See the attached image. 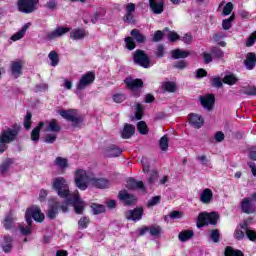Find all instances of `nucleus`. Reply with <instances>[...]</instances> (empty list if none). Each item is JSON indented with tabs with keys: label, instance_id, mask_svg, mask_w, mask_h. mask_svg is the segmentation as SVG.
Instances as JSON below:
<instances>
[{
	"label": "nucleus",
	"instance_id": "1",
	"mask_svg": "<svg viewBox=\"0 0 256 256\" xmlns=\"http://www.w3.org/2000/svg\"><path fill=\"white\" fill-rule=\"evenodd\" d=\"M52 189L56 191L57 195L64 199V203L61 205V211L67 213L69 211V205H73L75 213L77 215L83 214L85 209V202L79 197V192H71L69 190V182L61 176L52 180Z\"/></svg>",
	"mask_w": 256,
	"mask_h": 256
},
{
	"label": "nucleus",
	"instance_id": "2",
	"mask_svg": "<svg viewBox=\"0 0 256 256\" xmlns=\"http://www.w3.org/2000/svg\"><path fill=\"white\" fill-rule=\"evenodd\" d=\"M25 219L27 225L25 226V224H19L18 229H20L22 235H31V225L33 223L32 219H34V221L37 223H43V221H45V214L41 212V208L38 206H32L26 210Z\"/></svg>",
	"mask_w": 256,
	"mask_h": 256
},
{
	"label": "nucleus",
	"instance_id": "3",
	"mask_svg": "<svg viewBox=\"0 0 256 256\" xmlns=\"http://www.w3.org/2000/svg\"><path fill=\"white\" fill-rule=\"evenodd\" d=\"M19 131H21V127H19V126H14L13 128H6L1 131V133H0V154L5 153V151H7L8 143H13V141L17 140Z\"/></svg>",
	"mask_w": 256,
	"mask_h": 256
},
{
	"label": "nucleus",
	"instance_id": "4",
	"mask_svg": "<svg viewBox=\"0 0 256 256\" xmlns=\"http://www.w3.org/2000/svg\"><path fill=\"white\" fill-rule=\"evenodd\" d=\"M93 180V174L84 169L76 170L74 174L75 185L81 191H85L89 187V183Z\"/></svg>",
	"mask_w": 256,
	"mask_h": 256
},
{
	"label": "nucleus",
	"instance_id": "5",
	"mask_svg": "<svg viewBox=\"0 0 256 256\" xmlns=\"http://www.w3.org/2000/svg\"><path fill=\"white\" fill-rule=\"evenodd\" d=\"M217 221H219V214L217 212H201L197 218V227L201 229L205 225H217Z\"/></svg>",
	"mask_w": 256,
	"mask_h": 256
},
{
	"label": "nucleus",
	"instance_id": "6",
	"mask_svg": "<svg viewBox=\"0 0 256 256\" xmlns=\"http://www.w3.org/2000/svg\"><path fill=\"white\" fill-rule=\"evenodd\" d=\"M133 61L135 65H139L144 69H149L151 67V59L145 53V51L138 49L133 53Z\"/></svg>",
	"mask_w": 256,
	"mask_h": 256
},
{
	"label": "nucleus",
	"instance_id": "7",
	"mask_svg": "<svg viewBox=\"0 0 256 256\" xmlns=\"http://www.w3.org/2000/svg\"><path fill=\"white\" fill-rule=\"evenodd\" d=\"M37 5H39V0H19L18 9L21 13H33L37 11Z\"/></svg>",
	"mask_w": 256,
	"mask_h": 256
},
{
	"label": "nucleus",
	"instance_id": "8",
	"mask_svg": "<svg viewBox=\"0 0 256 256\" xmlns=\"http://www.w3.org/2000/svg\"><path fill=\"white\" fill-rule=\"evenodd\" d=\"M59 114L63 119H66V121H71L73 127H80L81 123H83V120L77 116L76 110H61Z\"/></svg>",
	"mask_w": 256,
	"mask_h": 256
},
{
	"label": "nucleus",
	"instance_id": "9",
	"mask_svg": "<svg viewBox=\"0 0 256 256\" xmlns=\"http://www.w3.org/2000/svg\"><path fill=\"white\" fill-rule=\"evenodd\" d=\"M95 81V73L94 72H87L86 74L82 75L78 83L76 84V89L78 91H83L87 89L89 85Z\"/></svg>",
	"mask_w": 256,
	"mask_h": 256
},
{
	"label": "nucleus",
	"instance_id": "10",
	"mask_svg": "<svg viewBox=\"0 0 256 256\" xmlns=\"http://www.w3.org/2000/svg\"><path fill=\"white\" fill-rule=\"evenodd\" d=\"M71 31L69 27H57L55 30L48 32L45 36L46 41H55V39H59L63 37V35H67Z\"/></svg>",
	"mask_w": 256,
	"mask_h": 256
},
{
	"label": "nucleus",
	"instance_id": "11",
	"mask_svg": "<svg viewBox=\"0 0 256 256\" xmlns=\"http://www.w3.org/2000/svg\"><path fill=\"white\" fill-rule=\"evenodd\" d=\"M241 211L243 213H246L247 215L256 213V206L255 204H253V199H251L250 197L244 198L241 201Z\"/></svg>",
	"mask_w": 256,
	"mask_h": 256
},
{
	"label": "nucleus",
	"instance_id": "12",
	"mask_svg": "<svg viewBox=\"0 0 256 256\" xmlns=\"http://www.w3.org/2000/svg\"><path fill=\"white\" fill-rule=\"evenodd\" d=\"M199 101L204 109H207V111H211V109H213V106L215 105V96L213 94L200 96Z\"/></svg>",
	"mask_w": 256,
	"mask_h": 256
},
{
	"label": "nucleus",
	"instance_id": "13",
	"mask_svg": "<svg viewBox=\"0 0 256 256\" xmlns=\"http://www.w3.org/2000/svg\"><path fill=\"white\" fill-rule=\"evenodd\" d=\"M150 11L154 13V15H161L163 11H165V2L163 0H149Z\"/></svg>",
	"mask_w": 256,
	"mask_h": 256
},
{
	"label": "nucleus",
	"instance_id": "14",
	"mask_svg": "<svg viewBox=\"0 0 256 256\" xmlns=\"http://www.w3.org/2000/svg\"><path fill=\"white\" fill-rule=\"evenodd\" d=\"M10 73L14 79L23 75V61H13L10 64Z\"/></svg>",
	"mask_w": 256,
	"mask_h": 256
},
{
	"label": "nucleus",
	"instance_id": "15",
	"mask_svg": "<svg viewBox=\"0 0 256 256\" xmlns=\"http://www.w3.org/2000/svg\"><path fill=\"white\" fill-rule=\"evenodd\" d=\"M59 209H61V206L59 205L57 199H51L49 202L47 217H49V219H55L59 213Z\"/></svg>",
	"mask_w": 256,
	"mask_h": 256
},
{
	"label": "nucleus",
	"instance_id": "16",
	"mask_svg": "<svg viewBox=\"0 0 256 256\" xmlns=\"http://www.w3.org/2000/svg\"><path fill=\"white\" fill-rule=\"evenodd\" d=\"M136 6L134 3H128L125 6L126 14L123 16L124 23H135L134 15Z\"/></svg>",
	"mask_w": 256,
	"mask_h": 256
},
{
	"label": "nucleus",
	"instance_id": "17",
	"mask_svg": "<svg viewBox=\"0 0 256 256\" xmlns=\"http://www.w3.org/2000/svg\"><path fill=\"white\" fill-rule=\"evenodd\" d=\"M143 217V208H135L134 210H128L125 213V218L128 221H141Z\"/></svg>",
	"mask_w": 256,
	"mask_h": 256
},
{
	"label": "nucleus",
	"instance_id": "18",
	"mask_svg": "<svg viewBox=\"0 0 256 256\" xmlns=\"http://www.w3.org/2000/svg\"><path fill=\"white\" fill-rule=\"evenodd\" d=\"M118 199L122 201L125 205H135L137 203V199L135 198L134 195L129 194L126 192V190H122L118 194Z\"/></svg>",
	"mask_w": 256,
	"mask_h": 256
},
{
	"label": "nucleus",
	"instance_id": "19",
	"mask_svg": "<svg viewBox=\"0 0 256 256\" xmlns=\"http://www.w3.org/2000/svg\"><path fill=\"white\" fill-rule=\"evenodd\" d=\"M124 83H126V86L131 91H137V89H141L143 87V80L141 79H133L128 77L124 80Z\"/></svg>",
	"mask_w": 256,
	"mask_h": 256
},
{
	"label": "nucleus",
	"instance_id": "20",
	"mask_svg": "<svg viewBox=\"0 0 256 256\" xmlns=\"http://www.w3.org/2000/svg\"><path fill=\"white\" fill-rule=\"evenodd\" d=\"M189 123L195 129H201V127H203V123H205V120L199 114H190L189 115Z\"/></svg>",
	"mask_w": 256,
	"mask_h": 256
},
{
	"label": "nucleus",
	"instance_id": "21",
	"mask_svg": "<svg viewBox=\"0 0 256 256\" xmlns=\"http://www.w3.org/2000/svg\"><path fill=\"white\" fill-rule=\"evenodd\" d=\"M91 185L97 187V189H107L111 183L105 178H97L95 175L92 176Z\"/></svg>",
	"mask_w": 256,
	"mask_h": 256
},
{
	"label": "nucleus",
	"instance_id": "22",
	"mask_svg": "<svg viewBox=\"0 0 256 256\" xmlns=\"http://www.w3.org/2000/svg\"><path fill=\"white\" fill-rule=\"evenodd\" d=\"M121 153H123V151L116 145H110L104 150L105 157H119Z\"/></svg>",
	"mask_w": 256,
	"mask_h": 256
},
{
	"label": "nucleus",
	"instance_id": "23",
	"mask_svg": "<svg viewBox=\"0 0 256 256\" xmlns=\"http://www.w3.org/2000/svg\"><path fill=\"white\" fill-rule=\"evenodd\" d=\"M213 201V191L209 188L204 189L200 194V202L209 205Z\"/></svg>",
	"mask_w": 256,
	"mask_h": 256
},
{
	"label": "nucleus",
	"instance_id": "24",
	"mask_svg": "<svg viewBox=\"0 0 256 256\" xmlns=\"http://www.w3.org/2000/svg\"><path fill=\"white\" fill-rule=\"evenodd\" d=\"M88 33L85 29L77 28L70 32V39L73 41H81V39H85Z\"/></svg>",
	"mask_w": 256,
	"mask_h": 256
},
{
	"label": "nucleus",
	"instance_id": "25",
	"mask_svg": "<svg viewBox=\"0 0 256 256\" xmlns=\"http://www.w3.org/2000/svg\"><path fill=\"white\" fill-rule=\"evenodd\" d=\"M126 187L131 191L135 189H140V191H145V185L143 184V181H136L133 178H130L127 180Z\"/></svg>",
	"mask_w": 256,
	"mask_h": 256
},
{
	"label": "nucleus",
	"instance_id": "26",
	"mask_svg": "<svg viewBox=\"0 0 256 256\" xmlns=\"http://www.w3.org/2000/svg\"><path fill=\"white\" fill-rule=\"evenodd\" d=\"M45 131L47 133L57 134V133H59V131H61V126H59V122H57V120L52 119V120L46 122Z\"/></svg>",
	"mask_w": 256,
	"mask_h": 256
},
{
	"label": "nucleus",
	"instance_id": "27",
	"mask_svg": "<svg viewBox=\"0 0 256 256\" xmlns=\"http://www.w3.org/2000/svg\"><path fill=\"white\" fill-rule=\"evenodd\" d=\"M244 65L246 67V69H248V71H251L253 69H255V65H256V55L253 52H249L246 55V60L244 61Z\"/></svg>",
	"mask_w": 256,
	"mask_h": 256
},
{
	"label": "nucleus",
	"instance_id": "28",
	"mask_svg": "<svg viewBox=\"0 0 256 256\" xmlns=\"http://www.w3.org/2000/svg\"><path fill=\"white\" fill-rule=\"evenodd\" d=\"M54 165L58 167V169H61V171H65L69 168V160L67 158L58 156L54 160Z\"/></svg>",
	"mask_w": 256,
	"mask_h": 256
},
{
	"label": "nucleus",
	"instance_id": "29",
	"mask_svg": "<svg viewBox=\"0 0 256 256\" xmlns=\"http://www.w3.org/2000/svg\"><path fill=\"white\" fill-rule=\"evenodd\" d=\"M135 134V126L131 124H125L122 130L121 136L122 139H130Z\"/></svg>",
	"mask_w": 256,
	"mask_h": 256
},
{
	"label": "nucleus",
	"instance_id": "30",
	"mask_svg": "<svg viewBox=\"0 0 256 256\" xmlns=\"http://www.w3.org/2000/svg\"><path fill=\"white\" fill-rule=\"evenodd\" d=\"M15 221H17V218L15 217V215L13 213L10 212L8 215H6V217L4 219L5 229H7V230L13 229L15 227Z\"/></svg>",
	"mask_w": 256,
	"mask_h": 256
},
{
	"label": "nucleus",
	"instance_id": "31",
	"mask_svg": "<svg viewBox=\"0 0 256 256\" xmlns=\"http://www.w3.org/2000/svg\"><path fill=\"white\" fill-rule=\"evenodd\" d=\"M194 235L195 232L193 230H184L178 234V239L181 243H185L189 241V239H193Z\"/></svg>",
	"mask_w": 256,
	"mask_h": 256
},
{
	"label": "nucleus",
	"instance_id": "32",
	"mask_svg": "<svg viewBox=\"0 0 256 256\" xmlns=\"http://www.w3.org/2000/svg\"><path fill=\"white\" fill-rule=\"evenodd\" d=\"M30 27L31 23H26L20 31L12 35L11 40L19 41L20 39H23V37H25V33H27V29H29Z\"/></svg>",
	"mask_w": 256,
	"mask_h": 256
},
{
	"label": "nucleus",
	"instance_id": "33",
	"mask_svg": "<svg viewBox=\"0 0 256 256\" xmlns=\"http://www.w3.org/2000/svg\"><path fill=\"white\" fill-rule=\"evenodd\" d=\"M172 59H187L191 53L182 49H175L171 51Z\"/></svg>",
	"mask_w": 256,
	"mask_h": 256
},
{
	"label": "nucleus",
	"instance_id": "34",
	"mask_svg": "<svg viewBox=\"0 0 256 256\" xmlns=\"http://www.w3.org/2000/svg\"><path fill=\"white\" fill-rule=\"evenodd\" d=\"M2 249L4 253H11L13 249V238L11 236H5L4 242L2 243Z\"/></svg>",
	"mask_w": 256,
	"mask_h": 256
},
{
	"label": "nucleus",
	"instance_id": "35",
	"mask_svg": "<svg viewBox=\"0 0 256 256\" xmlns=\"http://www.w3.org/2000/svg\"><path fill=\"white\" fill-rule=\"evenodd\" d=\"M44 126H45V123L39 122L38 126L32 130L31 141H35V142L39 141L41 129H43Z\"/></svg>",
	"mask_w": 256,
	"mask_h": 256
},
{
	"label": "nucleus",
	"instance_id": "36",
	"mask_svg": "<svg viewBox=\"0 0 256 256\" xmlns=\"http://www.w3.org/2000/svg\"><path fill=\"white\" fill-rule=\"evenodd\" d=\"M248 223L245 221L243 224H240L241 229H244L246 231V236L250 241H256V232L254 230L248 229L247 228Z\"/></svg>",
	"mask_w": 256,
	"mask_h": 256
},
{
	"label": "nucleus",
	"instance_id": "37",
	"mask_svg": "<svg viewBox=\"0 0 256 256\" xmlns=\"http://www.w3.org/2000/svg\"><path fill=\"white\" fill-rule=\"evenodd\" d=\"M130 35L137 41V43H145L146 37L138 29H133Z\"/></svg>",
	"mask_w": 256,
	"mask_h": 256
},
{
	"label": "nucleus",
	"instance_id": "38",
	"mask_svg": "<svg viewBox=\"0 0 256 256\" xmlns=\"http://www.w3.org/2000/svg\"><path fill=\"white\" fill-rule=\"evenodd\" d=\"M48 58L50 59L51 63V67H57L59 65V55L57 54L56 51H51L48 54Z\"/></svg>",
	"mask_w": 256,
	"mask_h": 256
},
{
	"label": "nucleus",
	"instance_id": "39",
	"mask_svg": "<svg viewBox=\"0 0 256 256\" xmlns=\"http://www.w3.org/2000/svg\"><path fill=\"white\" fill-rule=\"evenodd\" d=\"M225 256H244L241 250L233 249V247L227 246L224 252Z\"/></svg>",
	"mask_w": 256,
	"mask_h": 256
},
{
	"label": "nucleus",
	"instance_id": "40",
	"mask_svg": "<svg viewBox=\"0 0 256 256\" xmlns=\"http://www.w3.org/2000/svg\"><path fill=\"white\" fill-rule=\"evenodd\" d=\"M149 233L152 237H161L163 229L161 228V226L153 225L149 227Z\"/></svg>",
	"mask_w": 256,
	"mask_h": 256
},
{
	"label": "nucleus",
	"instance_id": "41",
	"mask_svg": "<svg viewBox=\"0 0 256 256\" xmlns=\"http://www.w3.org/2000/svg\"><path fill=\"white\" fill-rule=\"evenodd\" d=\"M235 20V15H231L229 18L224 19L222 21V29L224 31H229V29L233 26V21Z\"/></svg>",
	"mask_w": 256,
	"mask_h": 256
},
{
	"label": "nucleus",
	"instance_id": "42",
	"mask_svg": "<svg viewBox=\"0 0 256 256\" xmlns=\"http://www.w3.org/2000/svg\"><path fill=\"white\" fill-rule=\"evenodd\" d=\"M159 147L161 151H167L169 149V137L167 135L160 138Z\"/></svg>",
	"mask_w": 256,
	"mask_h": 256
},
{
	"label": "nucleus",
	"instance_id": "43",
	"mask_svg": "<svg viewBox=\"0 0 256 256\" xmlns=\"http://www.w3.org/2000/svg\"><path fill=\"white\" fill-rule=\"evenodd\" d=\"M13 163H15V160H13L12 158L7 159L6 161H4L2 164H0V173H7V170L9 169V167H11V165H13Z\"/></svg>",
	"mask_w": 256,
	"mask_h": 256
},
{
	"label": "nucleus",
	"instance_id": "44",
	"mask_svg": "<svg viewBox=\"0 0 256 256\" xmlns=\"http://www.w3.org/2000/svg\"><path fill=\"white\" fill-rule=\"evenodd\" d=\"M175 82H163L162 83V89H164V91H168V93H175Z\"/></svg>",
	"mask_w": 256,
	"mask_h": 256
},
{
	"label": "nucleus",
	"instance_id": "45",
	"mask_svg": "<svg viewBox=\"0 0 256 256\" xmlns=\"http://www.w3.org/2000/svg\"><path fill=\"white\" fill-rule=\"evenodd\" d=\"M137 129L141 135H147V133H149V128H147V123H145V121L138 122Z\"/></svg>",
	"mask_w": 256,
	"mask_h": 256
},
{
	"label": "nucleus",
	"instance_id": "46",
	"mask_svg": "<svg viewBox=\"0 0 256 256\" xmlns=\"http://www.w3.org/2000/svg\"><path fill=\"white\" fill-rule=\"evenodd\" d=\"M241 93L248 96L256 95V87L255 86H247L241 89Z\"/></svg>",
	"mask_w": 256,
	"mask_h": 256
},
{
	"label": "nucleus",
	"instance_id": "47",
	"mask_svg": "<svg viewBox=\"0 0 256 256\" xmlns=\"http://www.w3.org/2000/svg\"><path fill=\"white\" fill-rule=\"evenodd\" d=\"M165 31H169V28H165L163 31L158 30L154 33V36H153L154 43H159V41H161V39H163V35H164Z\"/></svg>",
	"mask_w": 256,
	"mask_h": 256
},
{
	"label": "nucleus",
	"instance_id": "48",
	"mask_svg": "<svg viewBox=\"0 0 256 256\" xmlns=\"http://www.w3.org/2000/svg\"><path fill=\"white\" fill-rule=\"evenodd\" d=\"M125 43H126V48L129 51H133V49H135V47H136L135 39L133 37H126L125 38Z\"/></svg>",
	"mask_w": 256,
	"mask_h": 256
},
{
	"label": "nucleus",
	"instance_id": "49",
	"mask_svg": "<svg viewBox=\"0 0 256 256\" xmlns=\"http://www.w3.org/2000/svg\"><path fill=\"white\" fill-rule=\"evenodd\" d=\"M223 81L227 85H235V83H237V81H239V80L234 75H227L224 77Z\"/></svg>",
	"mask_w": 256,
	"mask_h": 256
},
{
	"label": "nucleus",
	"instance_id": "50",
	"mask_svg": "<svg viewBox=\"0 0 256 256\" xmlns=\"http://www.w3.org/2000/svg\"><path fill=\"white\" fill-rule=\"evenodd\" d=\"M160 201L161 196H154L148 201L147 207H155V205H159Z\"/></svg>",
	"mask_w": 256,
	"mask_h": 256
},
{
	"label": "nucleus",
	"instance_id": "51",
	"mask_svg": "<svg viewBox=\"0 0 256 256\" xmlns=\"http://www.w3.org/2000/svg\"><path fill=\"white\" fill-rule=\"evenodd\" d=\"M256 41V31H254L246 41V47H253Z\"/></svg>",
	"mask_w": 256,
	"mask_h": 256
},
{
	"label": "nucleus",
	"instance_id": "52",
	"mask_svg": "<svg viewBox=\"0 0 256 256\" xmlns=\"http://www.w3.org/2000/svg\"><path fill=\"white\" fill-rule=\"evenodd\" d=\"M31 112H27L26 117L24 119V127L26 131H29L31 129Z\"/></svg>",
	"mask_w": 256,
	"mask_h": 256
},
{
	"label": "nucleus",
	"instance_id": "53",
	"mask_svg": "<svg viewBox=\"0 0 256 256\" xmlns=\"http://www.w3.org/2000/svg\"><path fill=\"white\" fill-rule=\"evenodd\" d=\"M89 223H90V220L87 217H82L78 221V225L79 227H81V229H87V227H89Z\"/></svg>",
	"mask_w": 256,
	"mask_h": 256
},
{
	"label": "nucleus",
	"instance_id": "54",
	"mask_svg": "<svg viewBox=\"0 0 256 256\" xmlns=\"http://www.w3.org/2000/svg\"><path fill=\"white\" fill-rule=\"evenodd\" d=\"M212 87H217L218 89L220 87H223V82L221 81L220 77H213L210 79Z\"/></svg>",
	"mask_w": 256,
	"mask_h": 256
},
{
	"label": "nucleus",
	"instance_id": "55",
	"mask_svg": "<svg viewBox=\"0 0 256 256\" xmlns=\"http://www.w3.org/2000/svg\"><path fill=\"white\" fill-rule=\"evenodd\" d=\"M136 112H135V117L136 119H142L143 117V105H141L140 103L136 104Z\"/></svg>",
	"mask_w": 256,
	"mask_h": 256
},
{
	"label": "nucleus",
	"instance_id": "56",
	"mask_svg": "<svg viewBox=\"0 0 256 256\" xmlns=\"http://www.w3.org/2000/svg\"><path fill=\"white\" fill-rule=\"evenodd\" d=\"M45 143H55L57 141V134L52 133V134H47L44 138Z\"/></svg>",
	"mask_w": 256,
	"mask_h": 256
},
{
	"label": "nucleus",
	"instance_id": "57",
	"mask_svg": "<svg viewBox=\"0 0 256 256\" xmlns=\"http://www.w3.org/2000/svg\"><path fill=\"white\" fill-rule=\"evenodd\" d=\"M210 237L214 243H219V237H221V234L219 233L218 229L212 230Z\"/></svg>",
	"mask_w": 256,
	"mask_h": 256
},
{
	"label": "nucleus",
	"instance_id": "58",
	"mask_svg": "<svg viewBox=\"0 0 256 256\" xmlns=\"http://www.w3.org/2000/svg\"><path fill=\"white\" fill-rule=\"evenodd\" d=\"M157 177H159V173L157 172V170H152L150 177H148V183L150 185H153V183L157 181Z\"/></svg>",
	"mask_w": 256,
	"mask_h": 256
},
{
	"label": "nucleus",
	"instance_id": "59",
	"mask_svg": "<svg viewBox=\"0 0 256 256\" xmlns=\"http://www.w3.org/2000/svg\"><path fill=\"white\" fill-rule=\"evenodd\" d=\"M211 53H212L213 57H216V59H221V58H223V55H225V53L222 52V50L219 48H213Z\"/></svg>",
	"mask_w": 256,
	"mask_h": 256
},
{
	"label": "nucleus",
	"instance_id": "60",
	"mask_svg": "<svg viewBox=\"0 0 256 256\" xmlns=\"http://www.w3.org/2000/svg\"><path fill=\"white\" fill-rule=\"evenodd\" d=\"M231 11H233V3L228 2L223 9L222 15H231Z\"/></svg>",
	"mask_w": 256,
	"mask_h": 256
},
{
	"label": "nucleus",
	"instance_id": "61",
	"mask_svg": "<svg viewBox=\"0 0 256 256\" xmlns=\"http://www.w3.org/2000/svg\"><path fill=\"white\" fill-rule=\"evenodd\" d=\"M197 161H199V163H201V165H204L205 167L209 166V158H207V156L205 155L197 156Z\"/></svg>",
	"mask_w": 256,
	"mask_h": 256
},
{
	"label": "nucleus",
	"instance_id": "62",
	"mask_svg": "<svg viewBox=\"0 0 256 256\" xmlns=\"http://www.w3.org/2000/svg\"><path fill=\"white\" fill-rule=\"evenodd\" d=\"M156 56L161 58L165 56V46L163 45H158L156 48Z\"/></svg>",
	"mask_w": 256,
	"mask_h": 256
},
{
	"label": "nucleus",
	"instance_id": "63",
	"mask_svg": "<svg viewBox=\"0 0 256 256\" xmlns=\"http://www.w3.org/2000/svg\"><path fill=\"white\" fill-rule=\"evenodd\" d=\"M169 41H171L172 43L177 41V39H179V34H177V32H171L168 29V35H167Z\"/></svg>",
	"mask_w": 256,
	"mask_h": 256
},
{
	"label": "nucleus",
	"instance_id": "64",
	"mask_svg": "<svg viewBox=\"0 0 256 256\" xmlns=\"http://www.w3.org/2000/svg\"><path fill=\"white\" fill-rule=\"evenodd\" d=\"M127 99V97H125L124 94H116L113 96V101L115 103H123V101H125Z\"/></svg>",
	"mask_w": 256,
	"mask_h": 256
}]
</instances>
